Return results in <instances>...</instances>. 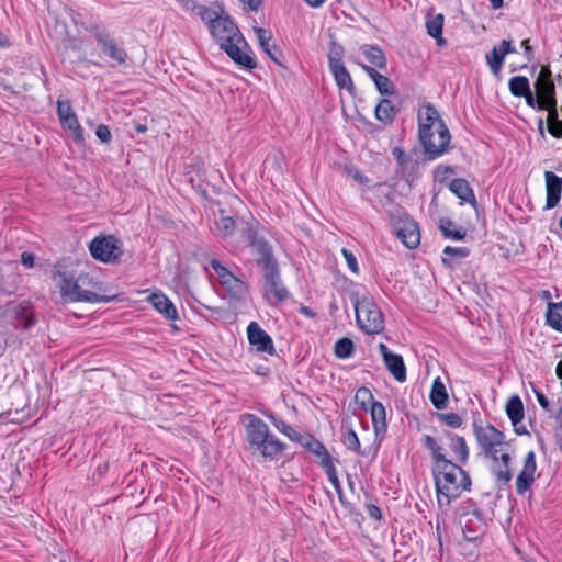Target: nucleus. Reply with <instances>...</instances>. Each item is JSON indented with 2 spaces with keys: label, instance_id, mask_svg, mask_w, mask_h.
Listing matches in <instances>:
<instances>
[{
  "label": "nucleus",
  "instance_id": "052dcab7",
  "mask_svg": "<svg viewBox=\"0 0 562 562\" xmlns=\"http://www.w3.org/2000/svg\"><path fill=\"white\" fill-rule=\"evenodd\" d=\"M97 137L104 144H109L112 139V134L108 125L100 124L95 130Z\"/></svg>",
  "mask_w": 562,
  "mask_h": 562
},
{
  "label": "nucleus",
  "instance_id": "a18cd8bd",
  "mask_svg": "<svg viewBox=\"0 0 562 562\" xmlns=\"http://www.w3.org/2000/svg\"><path fill=\"white\" fill-rule=\"evenodd\" d=\"M373 192L378 196H381L384 199L383 204H390L394 202V190L389 187L385 182L376 183L372 187Z\"/></svg>",
  "mask_w": 562,
  "mask_h": 562
},
{
  "label": "nucleus",
  "instance_id": "c03bdc74",
  "mask_svg": "<svg viewBox=\"0 0 562 562\" xmlns=\"http://www.w3.org/2000/svg\"><path fill=\"white\" fill-rule=\"evenodd\" d=\"M392 155L397 161L398 172H401L402 177H406V172L408 171L409 166V159L412 157L406 155L401 147H394L392 149Z\"/></svg>",
  "mask_w": 562,
  "mask_h": 562
},
{
  "label": "nucleus",
  "instance_id": "6e6552de",
  "mask_svg": "<svg viewBox=\"0 0 562 562\" xmlns=\"http://www.w3.org/2000/svg\"><path fill=\"white\" fill-rule=\"evenodd\" d=\"M93 259L102 263H119L124 254L123 241L115 235H98L89 244Z\"/></svg>",
  "mask_w": 562,
  "mask_h": 562
},
{
  "label": "nucleus",
  "instance_id": "39448f33",
  "mask_svg": "<svg viewBox=\"0 0 562 562\" xmlns=\"http://www.w3.org/2000/svg\"><path fill=\"white\" fill-rule=\"evenodd\" d=\"M53 279L58 282L61 296L71 302L100 303L111 302L115 299V295H100L93 291L83 290L82 285L89 283V276L81 274L75 280L72 276L64 270V265L60 262L55 266Z\"/></svg>",
  "mask_w": 562,
  "mask_h": 562
},
{
  "label": "nucleus",
  "instance_id": "f8f14e48",
  "mask_svg": "<svg viewBox=\"0 0 562 562\" xmlns=\"http://www.w3.org/2000/svg\"><path fill=\"white\" fill-rule=\"evenodd\" d=\"M473 427L475 439L484 453H491L492 448L504 443V432L495 428L492 424L485 427L474 424Z\"/></svg>",
  "mask_w": 562,
  "mask_h": 562
},
{
  "label": "nucleus",
  "instance_id": "4468645a",
  "mask_svg": "<svg viewBox=\"0 0 562 562\" xmlns=\"http://www.w3.org/2000/svg\"><path fill=\"white\" fill-rule=\"evenodd\" d=\"M247 337L251 346L258 352H265L270 356L276 353L272 338L259 326L258 323L251 322L247 327Z\"/></svg>",
  "mask_w": 562,
  "mask_h": 562
},
{
  "label": "nucleus",
  "instance_id": "4c0bfd02",
  "mask_svg": "<svg viewBox=\"0 0 562 562\" xmlns=\"http://www.w3.org/2000/svg\"><path fill=\"white\" fill-rule=\"evenodd\" d=\"M334 352L339 359H348L355 352V344L350 338L342 337L336 341Z\"/></svg>",
  "mask_w": 562,
  "mask_h": 562
},
{
  "label": "nucleus",
  "instance_id": "5fc2aeb1",
  "mask_svg": "<svg viewBox=\"0 0 562 562\" xmlns=\"http://www.w3.org/2000/svg\"><path fill=\"white\" fill-rule=\"evenodd\" d=\"M543 106L544 108L542 109V111L548 112L547 123H554L560 121L558 113V100L543 103Z\"/></svg>",
  "mask_w": 562,
  "mask_h": 562
},
{
  "label": "nucleus",
  "instance_id": "a211bd4d",
  "mask_svg": "<svg viewBox=\"0 0 562 562\" xmlns=\"http://www.w3.org/2000/svg\"><path fill=\"white\" fill-rule=\"evenodd\" d=\"M148 300L166 319L175 321L178 318L176 306L164 293H153Z\"/></svg>",
  "mask_w": 562,
  "mask_h": 562
},
{
  "label": "nucleus",
  "instance_id": "9d476101",
  "mask_svg": "<svg viewBox=\"0 0 562 562\" xmlns=\"http://www.w3.org/2000/svg\"><path fill=\"white\" fill-rule=\"evenodd\" d=\"M262 273V290L270 305H279L286 301L290 292L282 284L279 263L260 270Z\"/></svg>",
  "mask_w": 562,
  "mask_h": 562
},
{
  "label": "nucleus",
  "instance_id": "13d9d810",
  "mask_svg": "<svg viewBox=\"0 0 562 562\" xmlns=\"http://www.w3.org/2000/svg\"><path fill=\"white\" fill-rule=\"evenodd\" d=\"M345 259H346V262L348 265V268L356 274L359 273V266H358V261H357V258L356 256L352 254V251L346 249V248H342L341 250Z\"/></svg>",
  "mask_w": 562,
  "mask_h": 562
},
{
  "label": "nucleus",
  "instance_id": "423d86ee",
  "mask_svg": "<svg viewBox=\"0 0 562 562\" xmlns=\"http://www.w3.org/2000/svg\"><path fill=\"white\" fill-rule=\"evenodd\" d=\"M356 311V322L360 329L368 335L380 334L384 330V316L376 303L363 296L352 297Z\"/></svg>",
  "mask_w": 562,
  "mask_h": 562
},
{
  "label": "nucleus",
  "instance_id": "69168bd1",
  "mask_svg": "<svg viewBox=\"0 0 562 562\" xmlns=\"http://www.w3.org/2000/svg\"><path fill=\"white\" fill-rule=\"evenodd\" d=\"M548 132L555 138H562V121L547 123Z\"/></svg>",
  "mask_w": 562,
  "mask_h": 562
},
{
  "label": "nucleus",
  "instance_id": "79ce46f5",
  "mask_svg": "<svg viewBox=\"0 0 562 562\" xmlns=\"http://www.w3.org/2000/svg\"><path fill=\"white\" fill-rule=\"evenodd\" d=\"M485 58L491 71L497 76L503 67L505 56L499 52L497 46H494L493 49L486 54Z\"/></svg>",
  "mask_w": 562,
  "mask_h": 562
},
{
  "label": "nucleus",
  "instance_id": "412c9836",
  "mask_svg": "<svg viewBox=\"0 0 562 562\" xmlns=\"http://www.w3.org/2000/svg\"><path fill=\"white\" fill-rule=\"evenodd\" d=\"M423 445L429 450L431 460H432V467H441L445 465L451 460L447 459L445 454V449L438 443V441L429 436L424 435L422 438Z\"/></svg>",
  "mask_w": 562,
  "mask_h": 562
},
{
  "label": "nucleus",
  "instance_id": "5701e85b",
  "mask_svg": "<svg viewBox=\"0 0 562 562\" xmlns=\"http://www.w3.org/2000/svg\"><path fill=\"white\" fill-rule=\"evenodd\" d=\"M360 50L366 56L368 61L379 69L386 67V56L382 48L378 45L364 44L360 47Z\"/></svg>",
  "mask_w": 562,
  "mask_h": 562
},
{
  "label": "nucleus",
  "instance_id": "ddd939ff",
  "mask_svg": "<svg viewBox=\"0 0 562 562\" xmlns=\"http://www.w3.org/2000/svg\"><path fill=\"white\" fill-rule=\"evenodd\" d=\"M535 92L537 97L543 102L555 101V83L552 79V72L550 67L542 66L535 82H533Z\"/></svg>",
  "mask_w": 562,
  "mask_h": 562
},
{
  "label": "nucleus",
  "instance_id": "774afa93",
  "mask_svg": "<svg viewBox=\"0 0 562 562\" xmlns=\"http://www.w3.org/2000/svg\"><path fill=\"white\" fill-rule=\"evenodd\" d=\"M21 262L26 268H33L35 266V255L30 251L22 252Z\"/></svg>",
  "mask_w": 562,
  "mask_h": 562
},
{
  "label": "nucleus",
  "instance_id": "0eeeda50",
  "mask_svg": "<svg viewBox=\"0 0 562 562\" xmlns=\"http://www.w3.org/2000/svg\"><path fill=\"white\" fill-rule=\"evenodd\" d=\"M82 27L89 32L102 53L114 60L117 65L126 64L128 59L127 50L116 41L112 33L106 27L97 21L82 23Z\"/></svg>",
  "mask_w": 562,
  "mask_h": 562
},
{
  "label": "nucleus",
  "instance_id": "dca6fc26",
  "mask_svg": "<svg viewBox=\"0 0 562 562\" xmlns=\"http://www.w3.org/2000/svg\"><path fill=\"white\" fill-rule=\"evenodd\" d=\"M547 202L546 210L553 209L561 199L562 178L558 177L553 171L544 172Z\"/></svg>",
  "mask_w": 562,
  "mask_h": 562
},
{
  "label": "nucleus",
  "instance_id": "cd10ccee",
  "mask_svg": "<svg viewBox=\"0 0 562 562\" xmlns=\"http://www.w3.org/2000/svg\"><path fill=\"white\" fill-rule=\"evenodd\" d=\"M384 364L396 381L402 383L406 380V367L402 356L393 353L384 360Z\"/></svg>",
  "mask_w": 562,
  "mask_h": 562
},
{
  "label": "nucleus",
  "instance_id": "58836bf2",
  "mask_svg": "<svg viewBox=\"0 0 562 562\" xmlns=\"http://www.w3.org/2000/svg\"><path fill=\"white\" fill-rule=\"evenodd\" d=\"M273 426L282 434H284L290 440L301 442L304 437L299 434L294 428L286 424L283 419L277 418L273 415L270 416Z\"/></svg>",
  "mask_w": 562,
  "mask_h": 562
},
{
  "label": "nucleus",
  "instance_id": "7ed1b4c3",
  "mask_svg": "<svg viewBox=\"0 0 562 562\" xmlns=\"http://www.w3.org/2000/svg\"><path fill=\"white\" fill-rule=\"evenodd\" d=\"M418 121V138L424 148L425 159L435 160L448 150L450 132L437 109L431 104L425 106Z\"/></svg>",
  "mask_w": 562,
  "mask_h": 562
},
{
  "label": "nucleus",
  "instance_id": "c9c22d12",
  "mask_svg": "<svg viewBox=\"0 0 562 562\" xmlns=\"http://www.w3.org/2000/svg\"><path fill=\"white\" fill-rule=\"evenodd\" d=\"M427 33L437 40V44L439 46L446 45V41L441 37L442 27H443V15L438 14L434 19L427 21L426 23Z\"/></svg>",
  "mask_w": 562,
  "mask_h": 562
},
{
  "label": "nucleus",
  "instance_id": "c756f323",
  "mask_svg": "<svg viewBox=\"0 0 562 562\" xmlns=\"http://www.w3.org/2000/svg\"><path fill=\"white\" fill-rule=\"evenodd\" d=\"M450 438V449L456 453L457 461L460 464H465L469 459V448L465 442V439L461 436L454 434H448Z\"/></svg>",
  "mask_w": 562,
  "mask_h": 562
},
{
  "label": "nucleus",
  "instance_id": "a878e982",
  "mask_svg": "<svg viewBox=\"0 0 562 562\" xmlns=\"http://www.w3.org/2000/svg\"><path fill=\"white\" fill-rule=\"evenodd\" d=\"M336 85L339 89H346L350 94H353L356 91V87L353 85L352 78L345 67V65L336 66L329 68Z\"/></svg>",
  "mask_w": 562,
  "mask_h": 562
},
{
  "label": "nucleus",
  "instance_id": "de8ad7c7",
  "mask_svg": "<svg viewBox=\"0 0 562 562\" xmlns=\"http://www.w3.org/2000/svg\"><path fill=\"white\" fill-rule=\"evenodd\" d=\"M322 468L324 469L329 482L333 484L336 493L341 494L342 488L334 462L331 461Z\"/></svg>",
  "mask_w": 562,
  "mask_h": 562
},
{
  "label": "nucleus",
  "instance_id": "393cba45",
  "mask_svg": "<svg viewBox=\"0 0 562 562\" xmlns=\"http://www.w3.org/2000/svg\"><path fill=\"white\" fill-rule=\"evenodd\" d=\"M429 397H430L432 405L437 409H445L447 407L449 397H448L446 386L442 383L440 378L435 379L431 390H430Z\"/></svg>",
  "mask_w": 562,
  "mask_h": 562
},
{
  "label": "nucleus",
  "instance_id": "49530a36",
  "mask_svg": "<svg viewBox=\"0 0 562 562\" xmlns=\"http://www.w3.org/2000/svg\"><path fill=\"white\" fill-rule=\"evenodd\" d=\"M344 442L349 449L353 450L358 454L366 456V452L361 450L359 438L353 429L347 430Z\"/></svg>",
  "mask_w": 562,
  "mask_h": 562
},
{
  "label": "nucleus",
  "instance_id": "bf43d9fd",
  "mask_svg": "<svg viewBox=\"0 0 562 562\" xmlns=\"http://www.w3.org/2000/svg\"><path fill=\"white\" fill-rule=\"evenodd\" d=\"M255 33L257 35L261 48H266V46H269V42L272 38L270 31L262 27H255Z\"/></svg>",
  "mask_w": 562,
  "mask_h": 562
},
{
  "label": "nucleus",
  "instance_id": "f704fd0d",
  "mask_svg": "<svg viewBox=\"0 0 562 562\" xmlns=\"http://www.w3.org/2000/svg\"><path fill=\"white\" fill-rule=\"evenodd\" d=\"M508 89L514 97L520 98L525 95L531 88L527 77L515 76L509 79Z\"/></svg>",
  "mask_w": 562,
  "mask_h": 562
},
{
  "label": "nucleus",
  "instance_id": "ea45409f",
  "mask_svg": "<svg viewBox=\"0 0 562 562\" xmlns=\"http://www.w3.org/2000/svg\"><path fill=\"white\" fill-rule=\"evenodd\" d=\"M220 213H221V217L215 221L217 232L223 237L233 235V233L236 228V222H235L234 217L224 215L223 210H221Z\"/></svg>",
  "mask_w": 562,
  "mask_h": 562
},
{
  "label": "nucleus",
  "instance_id": "8fccbe9b",
  "mask_svg": "<svg viewBox=\"0 0 562 562\" xmlns=\"http://www.w3.org/2000/svg\"><path fill=\"white\" fill-rule=\"evenodd\" d=\"M322 468L324 469L329 482L333 484L336 493L341 494L342 488L334 462L331 461Z\"/></svg>",
  "mask_w": 562,
  "mask_h": 562
},
{
  "label": "nucleus",
  "instance_id": "c85d7f7f",
  "mask_svg": "<svg viewBox=\"0 0 562 562\" xmlns=\"http://www.w3.org/2000/svg\"><path fill=\"white\" fill-rule=\"evenodd\" d=\"M211 267L215 270L222 284H228L231 281L235 282L236 292H243L245 284L237 279L226 267H224L217 259L211 260Z\"/></svg>",
  "mask_w": 562,
  "mask_h": 562
},
{
  "label": "nucleus",
  "instance_id": "f257e3e1",
  "mask_svg": "<svg viewBox=\"0 0 562 562\" xmlns=\"http://www.w3.org/2000/svg\"><path fill=\"white\" fill-rule=\"evenodd\" d=\"M213 38L220 44L223 49L234 63L247 69H255L257 63L251 55V48L244 38L238 26L221 9V16L209 29Z\"/></svg>",
  "mask_w": 562,
  "mask_h": 562
},
{
  "label": "nucleus",
  "instance_id": "6e6d98bb",
  "mask_svg": "<svg viewBox=\"0 0 562 562\" xmlns=\"http://www.w3.org/2000/svg\"><path fill=\"white\" fill-rule=\"evenodd\" d=\"M521 98L525 99L526 104L531 109H535L537 111H542V109L544 108L543 102L537 97L536 92L533 93L531 91V89Z\"/></svg>",
  "mask_w": 562,
  "mask_h": 562
},
{
  "label": "nucleus",
  "instance_id": "7c9ffc66",
  "mask_svg": "<svg viewBox=\"0 0 562 562\" xmlns=\"http://www.w3.org/2000/svg\"><path fill=\"white\" fill-rule=\"evenodd\" d=\"M506 414L514 427L524 418V404L518 395L512 396L506 404Z\"/></svg>",
  "mask_w": 562,
  "mask_h": 562
},
{
  "label": "nucleus",
  "instance_id": "6ab92c4d",
  "mask_svg": "<svg viewBox=\"0 0 562 562\" xmlns=\"http://www.w3.org/2000/svg\"><path fill=\"white\" fill-rule=\"evenodd\" d=\"M449 189L453 192L462 202L470 203L475 210H477V202L473 192V189L470 187L469 182L463 178L453 179Z\"/></svg>",
  "mask_w": 562,
  "mask_h": 562
},
{
  "label": "nucleus",
  "instance_id": "338daca9",
  "mask_svg": "<svg viewBox=\"0 0 562 562\" xmlns=\"http://www.w3.org/2000/svg\"><path fill=\"white\" fill-rule=\"evenodd\" d=\"M497 48L504 56L507 54L517 53V49L513 46L512 40L504 38Z\"/></svg>",
  "mask_w": 562,
  "mask_h": 562
},
{
  "label": "nucleus",
  "instance_id": "864d4df0",
  "mask_svg": "<svg viewBox=\"0 0 562 562\" xmlns=\"http://www.w3.org/2000/svg\"><path fill=\"white\" fill-rule=\"evenodd\" d=\"M74 114H75V112L72 110L71 103L68 100H66V101L58 100L57 101V115H58L59 121L67 120V117H69V115H74Z\"/></svg>",
  "mask_w": 562,
  "mask_h": 562
},
{
  "label": "nucleus",
  "instance_id": "e433bc0d",
  "mask_svg": "<svg viewBox=\"0 0 562 562\" xmlns=\"http://www.w3.org/2000/svg\"><path fill=\"white\" fill-rule=\"evenodd\" d=\"M345 55V48L337 41L331 40L329 44V49L327 53L328 57V67L333 68L336 66L344 65L342 58Z\"/></svg>",
  "mask_w": 562,
  "mask_h": 562
},
{
  "label": "nucleus",
  "instance_id": "f3484780",
  "mask_svg": "<svg viewBox=\"0 0 562 562\" xmlns=\"http://www.w3.org/2000/svg\"><path fill=\"white\" fill-rule=\"evenodd\" d=\"M510 461H512L510 454L503 453L501 456V461L494 462L491 465V471L495 477V483L498 488H502L505 485H507L513 477L512 471H510Z\"/></svg>",
  "mask_w": 562,
  "mask_h": 562
},
{
  "label": "nucleus",
  "instance_id": "473e14b6",
  "mask_svg": "<svg viewBox=\"0 0 562 562\" xmlns=\"http://www.w3.org/2000/svg\"><path fill=\"white\" fill-rule=\"evenodd\" d=\"M59 122L65 131L71 132L72 139L76 144H83V142H85L83 130L78 122L76 113L74 115H69V117H67V120L59 121Z\"/></svg>",
  "mask_w": 562,
  "mask_h": 562
},
{
  "label": "nucleus",
  "instance_id": "603ef678",
  "mask_svg": "<svg viewBox=\"0 0 562 562\" xmlns=\"http://www.w3.org/2000/svg\"><path fill=\"white\" fill-rule=\"evenodd\" d=\"M438 418L451 428H459L462 425V418L457 413L439 414Z\"/></svg>",
  "mask_w": 562,
  "mask_h": 562
},
{
  "label": "nucleus",
  "instance_id": "bb28decb",
  "mask_svg": "<svg viewBox=\"0 0 562 562\" xmlns=\"http://www.w3.org/2000/svg\"><path fill=\"white\" fill-rule=\"evenodd\" d=\"M374 112L376 120L387 125L394 121L398 110L394 106L391 100L382 99L375 106Z\"/></svg>",
  "mask_w": 562,
  "mask_h": 562
},
{
  "label": "nucleus",
  "instance_id": "a19ab883",
  "mask_svg": "<svg viewBox=\"0 0 562 562\" xmlns=\"http://www.w3.org/2000/svg\"><path fill=\"white\" fill-rule=\"evenodd\" d=\"M192 12L199 15L200 19L207 25L209 29L221 16V12H217L210 7L198 4L196 2L194 11Z\"/></svg>",
  "mask_w": 562,
  "mask_h": 562
},
{
  "label": "nucleus",
  "instance_id": "09e8293b",
  "mask_svg": "<svg viewBox=\"0 0 562 562\" xmlns=\"http://www.w3.org/2000/svg\"><path fill=\"white\" fill-rule=\"evenodd\" d=\"M322 468L324 469L329 482L333 484L336 493L341 494L342 488L334 462L331 461Z\"/></svg>",
  "mask_w": 562,
  "mask_h": 562
},
{
  "label": "nucleus",
  "instance_id": "9b49d317",
  "mask_svg": "<svg viewBox=\"0 0 562 562\" xmlns=\"http://www.w3.org/2000/svg\"><path fill=\"white\" fill-rule=\"evenodd\" d=\"M394 233L401 241L408 248L415 249L420 243V233L417 223L405 214L394 224Z\"/></svg>",
  "mask_w": 562,
  "mask_h": 562
},
{
  "label": "nucleus",
  "instance_id": "aec40b11",
  "mask_svg": "<svg viewBox=\"0 0 562 562\" xmlns=\"http://www.w3.org/2000/svg\"><path fill=\"white\" fill-rule=\"evenodd\" d=\"M300 443L319 458L321 467L327 465V463L333 461V458L329 454L327 448L313 436L304 437V439H302Z\"/></svg>",
  "mask_w": 562,
  "mask_h": 562
},
{
  "label": "nucleus",
  "instance_id": "37998d69",
  "mask_svg": "<svg viewBox=\"0 0 562 562\" xmlns=\"http://www.w3.org/2000/svg\"><path fill=\"white\" fill-rule=\"evenodd\" d=\"M355 401L364 411H368V408L371 407L372 403L376 402L371 391L366 386H361L357 390Z\"/></svg>",
  "mask_w": 562,
  "mask_h": 562
},
{
  "label": "nucleus",
  "instance_id": "4d7b16f0",
  "mask_svg": "<svg viewBox=\"0 0 562 562\" xmlns=\"http://www.w3.org/2000/svg\"><path fill=\"white\" fill-rule=\"evenodd\" d=\"M462 531L464 539L470 542L475 541L482 535L481 531L472 527L471 521L464 524Z\"/></svg>",
  "mask_w": 562,
  "mask_h": 562
},
{
  "label": "nucleus",
  "instance_id": "3c124183",
  "mask_svg": "<svg viewBox=\"0 0 562 562\" xmlns=\"http://www.w3.org/2000/svg\"><path fill=\"white\" fill-rule=\"evenodd\" d=\"M374 85L381 94L393 95L396 92L394 83L384 75Z\"/></svg>",
  "mask_w": 562,
  "mask_h": 562
},
{
  "label": "nucleus",
  "instance_id": "680f3d73",
  "mask_svg": "<svg viewBox=\"0 0 562 562\" xmlns=\"http://www.w3.org/2000/svg\"><path fill=\"white\" fill-rule=\"evenodd\" d=\"M445 255L453 256V257H460L465 258L469 256L470 250L467 247H452L447 246L443 249Z\"/></svg>",
  "mask_w": 562,
  "mask_h": 562
},
{
  "label": "nucleus",
  "instance_id": "e2e57ef3",
  "mask_svg": "<svg viewBox=\"0 0 562 562\" xmlns=\"http://www.w3.org/2000/svg\"><path fill=\"white\" fill-rule=\"evenodd\" d=\"M263 52L278 65L282 66L281 58L283 57L281 50L276 45L266 46Z\"/></svg>",
  "mask_w": 562,
  "mask_h": 562
},
{
  "label": "nucleus",
  "instance_id": "72a5a7b5",
  "mask_svg": "<svg viewBox=\"0 0 562 562\" xmlns=\"http://www.w3.org/2000/svg\"><path fill=\"white\" fill-rule=\"evenodd\" d=\"M440 231L445 237L453 240H462L467 235L465 229L462 227H456L454 223L450 218L440 220Z\"/></svg>",
  "mask_w": 562,
  "mask_h": 562
},
{
  "label": "nucleus",
  "instance_id": "f03ea898",
  "mask_svg": "<svg viewBox=\"0 0 562 562\" xmlns=\"http://www.w3.org/2000/svg\"><path fill=\"white\" fill-rule=\"evenodd\" d=\"M245 449L254 457L272 461L278 459L286 448L269 429V426L255 414H244Z\"/></svg>",
  "mask_w": 562,
  "mask_h": 562
},
{
  "label": "nucleus",
  "instance_id": "20e7f679",
  "mask_svg": "<svg viewBox=\"0 0 562 562\" xmlns=\"http://www.w3.org/2000/svg\"><path fill=\"white\" fill-rule=\"evenodd\" d=\"M431 472L440 508H448L463 491L471 488L472 482L469 473L452 461L441 467H432Z\"/></svg>",
  "mask_w": 562,
  "mask_h": 562
},
{
  "label": "nucleus",
  "instance_id": "1a4fd4ad",
  "mask_svg": "<svg viewBox=\"0 0 562 562\" xmlns=\"http://www.w3.org/2000/svg\"><path fill=\"white\" fill-rule=\"evenodd\" d=\"M244 236L251 247L252 255L255 256V262L260 270L278 265L271 244L259 232L258 227L249 225L244 229Z\"/></svg>",
  "mask_w": 562,
  "mask_h": 562
},
{
  "label": "nucleus",
  "instance_id": "4be33fe9",
  "mask_svg": "<svg viewBox=\"0 0 562 562\" xmlns=\"http://www.w3.org/2000/svg\"><path fill=\"white\" fill-rule=\"evenodd\" d=\"M37 323L34 312L29 306H18L15 310V317L13 326L15 328L29 330Z\"/></svg>",
  "mask_w": 562,
  "mask_h": 562
},
{
  "label": "nucleus",
  "instance_id": "2eb2a0df",
  "mask_svg": "<svg viewBox=\"0 0 562 562\" xmlns=\"http://www.w3.org/2000/svg\"><path fill=\"white\" fill-rule=\"evenodd\" d=\"M536 470V453L535 451H529L525 458L524 467L516 480L517 494H525V492L532 485V483L535 482Z\"/></svg>",
  "mask_w": 562,
  "mask_h": 562
},
{
  "label": "nucleus",
  "instance_id": "2f4dec72",
  "mask_svg": "<svg viewBox=\"0 0 562 562\" xmlns=\"http://www.w3.org/2000/svg\"><path fill=\"white\" fill-rule=\"evenodd\" d=\"M547 324L553 329L562 333V301L548 303Z\"/></svg>",
  "mask_w": 562,
  "mask_h": 562
},
{
  "label": "nucleus",
  "instance_id": "b1692460",
  "mask_svg": "<svg viewBox=\"0 0 562 562\" xmlns=\"http://www.w3.org/2000/svg\"><path fill=\"white\" fill-rule=\"evenodd\" d=\"M368 409L371 414L372 425L375 434L385 432L387 429V422L384 405L378 401L372 403L371 407Z\"/></svg>",
  "mask_w": 562,
  "mask_h": 562
},
{
  "label": "nucleus",
  "instance_id": "0e129e2a",
  "mask_svg": "<svg viewBox=\"0 0 562 562\" xmlns=\"http://www.w3.org/2000/svg\"><path fill=\"white\" fill-rule=\"evenodd\" d=\"M419 169V161L409 159L408 171L406 172V177H403L406 181H412L417 178V170Z\"/></svg>",
  "mask_w": 562,
  "mask_h": 562
}]
</instances>
